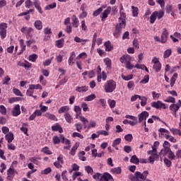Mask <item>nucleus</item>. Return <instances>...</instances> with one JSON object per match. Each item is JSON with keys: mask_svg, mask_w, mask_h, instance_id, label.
Returning a JSON list of instances; mask_svg holds the SVG:
<instances>
[{"mask_svg": "<svg viewBox=\"0 0 181 181\" xmlns=\"http://www.w3.org/2000/svg\"><path fill=\"white\" fill-rule=\"evenodd\" d=\"M117 88V82L112 79L108 80L104 84V90L106 93H114Z\"/></svg>", "mask_w": 181, "mask_h": 181, "instance_id": "obj_1", "label": "nucleus"}, {"mask_svg": "<svg viewBox=\"0 0 181 181\" xmlns=\"http://www.w3.org/2000/svg\"><path fill=\"white\" fill-rule=\"evenodd\" d=\"M148 155H151L148 157L149 163L153 164L156 159H159V155H158V150L155 147H152V150L147 151Z\"/></svg>", "mask_w": 181, "mask_h": 181, "instance_id": "obj_2", "label": "nucleus"}, {"mask_svg": "<svg viewBox=\"0 0 181 181\" xmlns=\"http://www.w3.org/2000/svg\"><path fill=\"white\" fill-rule=\"evenodd\" d=\"M126 25V23L121 21L116 25L115 32L113 33L114 37L118 38L119 36H121V34L122 33V29H124Z\"/></svg>", "mask_w": 181, "mask_h": 181, "instance_id": "obj_3", "label": "nucleus"}, {"mask_svg": "<svg viewBox=\"0 0 181 181\" xmlns=\"http://www.w3.org/2000/svg\"><path fill=\"white\" fill-rule=\"evenodd\" d=\"M151 63L153 64V70H155L156 73H159V71H160V69H162V64H160V62H159V58L154 57L152 59Z\"/></svg>", "mask_w": 181, "mask_h": 181, "instance_id": "obj_4", "label": "nucleus"}, {"mask_svg": "<svg viewBox=\"0 0 181 181\" xmlns=\"http://www.w3.org/2000/svg\"><path fill=\"white\" fill-rule=\"evenodd\" d=\"M21 32H22V33L25 34L27 39H29V37H33V33L35 32V30H33V28H32L23 27L21 29Z\"/></svg>", "mask_w": 181, "mask_h": 181, "instance_id": "obj_5", "label": "nucleus"}, {"mask_svg": "<svg viewBox=\"0 0 181 181\" xmlns=\"http://www.w3.org/2000/svg\"><path fill=\"white\" fill-rule=\"evenodd\" d=\"M151 107H153V108H156V110H161V108H163V110H166V108H168V106H166V104L163 103L160 100H158L156 102H152Z\"/></svg>", "mask_w": 181, "mask_h": 181, "instance_id": "obj_6", "label": "nucleus"}, {"mask_svg": "<svg viewBox=\"0 0 181 181\" xmlns=\"http://www.w3.org/2000/svg\"><path fill=\"white\" fill-rule=\"evenodd\" d=\"M8 28V24L2 23L0 24V37L1 39H5L6 37V29Z\"/></svg>", "mask_w": 181, "mask_h": 181, "instance_id": "obj_7", "label": "nucleus"}, {"mask_svg": "<svg viewBox=\"0 0 181 181\" xmlns=\"http://www.w3.org/2000/svg\"><path fill=\"white\" fill-rule=\"evenodd\" d=\"M148 175H149V172L148 170L144 171L143 173L139 171H136V177H137V181H139V179H141V180H146Z\"/></svg>", "mask_w": 181, "mask_h": 181, "instance_id": "obj_8", "label": "nucleus"}, {"mask_svg": "<svg viewBox=\"0 0 181 181\" xmlns=\"http://www.w3.org/2000/svg\"><path fill=\"white\" fill-rule=\"evenodd\" d=\"M180 107L177 106V104H171L170 105V110L173 112V115L175 117V118H177V111H179Z\"/></svg>", "mask_w": 181, "mask_h": 181, "instance_id": "obj_9", "label": "nucleus"}, {"mask_svg": "<svg viewBox=\"0 0 181 181\" xmlns=\"http://www.w3.org/2000/svg\"><path fill=\"white\" fill-rule=\"evenodd\" d=\"M163 31L160 38V43H166V42H168V37H169V33L166 28H163Z\"/></svg>", "mask_w": 181, "mask_h": 181, "instance_id": "obj_10", "label": "nucleus"}, {"mask_svg": "<svg viewBox=\"0 0 181 181\" xmlns=\"http://www.w3.org/2000/svg\"><path fill=\"white\" fill-rule=\"evenodd\" d=\"M149 117V112L146 111H144L138 115V118H139V122H142L144 121H146V118Z\"/></svg>", "mask_w": 181, "mask_h": 181, "instance_id": "obj_11", "label": "nucleus"}, {"mask_svg": "<svg viewBox=\"0 0 181 181\" xmlns=\"http://www.w3.org/2000/svg\"><path fill=\"white\" fill-rule=\"evenodd\" d=\"M13 117H18L21 115V105H16L12 110Z\"/></svg>", "mask_w": 181, "mask_h": 181, "instance_id": "obj_12", "label": "nucleus"}, {"mask_svg": "<svg viewBox=\"0 0 181 181\" xmlns=\"http://www.w3.org/2000/svg\"><path fill=\"white\" fill-rule=\"evenodd\" d=\"M110 13H111V6H108L100 16V18H102V21H104V19H107Z\"/></svg>", "mask_w": 181, "mask_h": 181, "instance_id": "obj_13", "label": "nucleus"}, {"mask_svg": "<svg viewBox=\"0 0 181 181\" xmlns=\"http://www.w3.org/2000/svg\"><path fill=\"white\" fill-rule=\"evenodd\" d=\"M114 181V178L112 177V175L108 173H104L101 177V181Z\"/></svg>", "mask_w": 181, "mask_h": 181, "instance_id": "obj_14", "label": "nucleus"}, {"mask_svg": "<svg viewBox=\"0 0 181 181\" xmlns=\"http://www.w3.org/2000/svg\"><path fill=\"white\" fill-rule=\"evenodd\" d=\"M120 62L123 63L124 64H127L129 62H131L132 58L131 56L129 54L123 55L120 57Z\"/></svg>", "mask_w": 181, "mask_h": 181, "instance_id": "obj_15", "label": "nucleus"}, {"mask_svg": "<svg viewBox=\"0 0 181 181\" xmlns=\"http://www.w3.org/2000/svg\"><path fill=\"white\" fill-rule=\"evenodd\" d=\"M72 26L73 28H78L80 25V21H78V18H77V16L75 15L72 16Z\"/></svg>", "mask_w": 181, "mask_h": 181, "instance_id": "obj_16", "label": "nucleus"}, {"mask_svg": "<svg viewBox=\"0 0 181 181\" xmlns=\"http://www.w3.org/2000/svg\"><path fill=\"white\" fill-rule=\"evenodd\" d=\"M74 59H76V52H71L68 59V64L69 66L74 64Z\"/></svg>", "mask_w": 181, "mask_h": 181, "instance_id": "obj_17", "label": "nucleus"}, {"mask_svg": "<svg viewBox=\"0 0 181 181\" xmlns=\"http://www.w3.org/2000/svg\"><path fill=\"white\" fill-rule=\"evenodd\" d=\"M101 79L103 81L107 80V74H105V71H103L102 74L98 75L97 80L98 83H101Z\"/></svg>", "mask_w": 181, "mask_h": 181, "instance_id": "obj_18", "label": "nucleus"}, {"mask_svg": "<svg viewBox=\"0 0 181 181\" xmlns=\"http://www.w3.org/2000/svg\"><path fill=\"white\" fill-rule=\"evenodd\" d=\"M104 46L105 47L106 52H111V50H112V49H114V46L112 45H111V42L110 40L105 42L104 43Z\"/></svg>", "mask_w": 181, "mask_h": 181, "instance_id": "obj_19", "label": "nucleus"}, {"mask_svg": "<svg viewBox=\"0 0 181 181\" xmlns=\"http://www.w3.org/2000/svg\"><path fill=\"white\" fill-rule=\"evenodd\" d=\"M74 111H75L76 113V118L78 119L80 115H81V107H80L78 105H75L74 107Z\"/></svg>", "mask_w": 181, "mask_h": 181, "instance_id": "obj_20", "label": "nucleus"}, {"mask_svg": "<svg viewBox=\"0 0 181 181\" xmlns=\"http://www.w3.org/2000/svg\"><path fill=\"white\" fill-rule=\"evenodd\" d=\"M121 144V138H117L115 139L112 142V146L116 149V151H118L119 148H118V145Z\"/></svg>", "mask_w": 181, "mask_h": 181, "instance_id": "obj_21", "label": "nucleus"}, {"mask_svg": "<svg viewBox=\"0 0 181 181\" xmlns=\"http://www.w3.org/2000/svg\"><path fill=\"white\" fill-rule=\"evenodd\" d=\"M5 138L8 144H11V142H12L14 139L13 133L8 132L7 134H6Z\"/></svg>", "mask_w": 181, "mask_h": 181, "instance_id": "obj_22", "label": "nucleus"}, {"mask_svg": "<svg viewBox=\"0 0 181 181\" xmlns=\"http://www.w3.org/2000/svg\"><path fill=\"white\" fill-rule=\"evenodd\" d=\"M44 116L48 119H51L52 121H57V117H56V115L49 112H46Z\"/></svg>", "mask_w": 181, "mask_h": 181, "instance_id": "obj_23", "label": "nucleus"}, {"mask_svg": "<svg viewBox=\"0 0 181 181\" xmlns=\"http://www.w3.org/2000/svg\"><path fill=\"white\" fill-rule=\"evenodd\" d=\"M17 66H19L20 67H24V69H30V67H32V64L29 62L25 64L22 62H18Z\"/></svg>", "mask_w": 181, "mask_h": 181, "instance_id": "obj_24", "label": "nucleus"}, {"mask_svg": "<svg viewBox=\"0 0 181 181\" xmlns=\"http://www.w3.org/2000/svg\"><path fill=\"white\" fill-rule=\"evenodd\" d=\"M64 117L65 120L66 121V122H68V124H71L72 123L73 117H71L70 113L65 112L64 115Z\"/></svg>", "mask_w": 181, "mask_h": 181, "instance_id": "obj_25", "label": "nucleus"}, {"mask_svg": "<svg viewBox=\"0 0 181 181\" xmlns=\"http://www.w3.org/2000/svg\"><path fill=\"white\" fill-rule=\"evenodd\" d=\"M52 130L54 132H59V134H62L63 132V128H62L61 126H59V124H55L54 126H52Z\"/></svg>", "mask_w": 181, "mask_h": 181, "instance_id": "obj_26", "label": "nucleus"}, {"mask_svg": "<svg viewBox=\"0 0 181 181\" xmlns=\"http://www.w3.org/2000/svg\"><path fill=\"white\" fill-rule=\"evenodd\" d=\"M43 87L40 84H30L29 85V90H42Z\"/></svg>", "mask_w": 181, "mask_h": 181, "instance_id": "obj_27", "label": "nucleus"}, {"mask_svg": "<svg viewBox=\"0 0 181 181\" xmlns=\"http://www.w3.org/2000/svg\"><path fill=\"white\" fill-rule=\"evenodd\" d=\"M35 28L37 29V30H42L43 29V23L41 21H36L34 23Z\"/></svg>", "mask_w": 181, "mask_h": 181, "instance_id": "obj_28", "label": "nucleus"}, {"mask_svg": "<svg viewBox=\"0 0 181 181\" xmlns=\"http://www.w3.org/2000/svg\"><path fill=\"white\" fill-rule=\"evenodd\" d=\"M122 169L120 167H117V168H112L110 170L111 173H112L113 175H121V172H122Z\"/></svg>", "mask_w": 181, "mask_h": 181, "instance_id": "obj_29", "label": "nucleus"}, {"mask_svg": "<svg viewBox=\"0 0 181 181\" xmlns=\"http://www.w3.org/2000/svg\"><path fill=\"white\" fill-rule=\"evenodd\" d=\"M69 110L70 107L69 106H62L59 109L58 113L63 114V112H64V114H66V112H69Z\"/></svg>", "mask_w": 181, "mask_h": 181, "instance_id": "obj_30", "label": "nucleus"}, {"mask_svg": "<svg viewBox=\"0 0 181 181\" xmlns=\"http://www.w3.org/2000/svg\"><path fill=\"white\" fill-rule=\"evenodd\" d=\"M15 173V170L13 168H9L8 170H7V175H8V177H7V179L8 180H11V179H12V177H13V175Z\"/></svg>", "mask_w": 181, "mask_h": 181, "instance_id": "obj_31", "label": "nucleus"}, {"mask_svg": "<svg viewBox=\"0 0 181 181\" xmlns=\"http://www.w3.org/2000/svg\"><path fill=\"white\" fill-rule=\"evenodd\" d=\"M171 151L170 147H163V149L160 151V155H163V156H166L168 153Z\"/></svg>", "mask_w": 181, "mask_h": 181, "instance_id": "obj_32", "label": "nucleus"}, {"mask_svg": "<svg viewBox=\"0 0 181 181\" xmlns=\"http://www.w3.org/2000/svg\"><path fill=\"white\" fill-rule=\"evenodd\" d=\"M88 90V87L87 86H77L76 88V91L78 93H86V91Z\"/></svg>", "mask_w": 181, "mask_h": 181, "instance_id": "obj_33", "label": "nucleus"}, {"mask_svg": "<svg viewBox=\"0 0 181 181\" xmlns=\"http://www.w3.org/2000/svg\"><path fill=\"white\" fill-rule=\"evenodd\" d=\"M61 142L65 145H71V141L69 139H66L64 135L60 134Z\"/></svg>", "mask_w": 181, "mask_h": 181, "instance_id": "obj_34", "label": "nucleus"}, {"mask_svg": "<svg viewBox=\"0 0 181 181\" xmlns=\"http://www.w3.org/2000/svg\"><path fill=\"white\" fill-rule=\"evenodd\" d=\"M154 13H156V16L157 18L162 19L163 16H165V11L160 10L159 11H154Z\"/></svg>", "mask_w": 181, "mask_h": 181, "instance_id": "obj_35", "label": "nucleus"}, {"mask_svg": "<svg viewBox=\"0 0 181 181\" xmlns=\"http://www.w3.org/2000/svg\"><path fill=\"white\" fill-rule=\"evenodd\" d=\"M176 80H177V74L175 73L174 75L171 77L170 81V87H173L175 86V83H176Z\"/></svg>", "mask_w": 181, "mask_h": 181, "instance_id": "obj_36", "label": "nucleus"}, {"mask_svg": "<svg viewBox=\"0 0 181 181\" xmlns=\"http://www.w3.org/2000/svg\"><path fill=\"white\" fill-rule=\"evenodd\" d=\"M78 146H79L78 143H76L71 148L70 153L71 155H72V156H74L76 155V151H77V149L78 148Z\"/></svg>", "mask_w": 181, "mask_h": 181, "instance_id": "obj_37", "label": "nucleus"}, {"mask_svg": "<svg viewBox=\"0 0 181 181\" xmlns=\"http://www.w3.org/2000/svg\"><path fill=\"white\" fill-rule=\"evenodd\" d=\"M52 142L54 145H59V144L62 142V139L60 138V135H59V137L57 136H54L52 138Z\"/></svg>", "mask_w": 181, "mask_h": 181, "instance_id": "obj_38", "label": "nucleus"}, {"mask_svg": "<svg viewBox=\"0 0 181 181\" xmlns=\"http://www.w3.org/2000/svg\"><path fill=\"white\" fill-rule=\"evenodd\" d=\"M131 163H134V165H139V158L136 157V156H132L130 159Z\"/></svg>", "mask_w": 181, "mask_h": 181, "instance_id": "obj_39", "label": "nucleus"}, {"mask_svg": "<svg viewBox=\"0 0 181 181\" xmlns=\"http://www.w3.org/2000/svg\"><path fill=\"white\" fill-rule=\"evenodd\" d=\"M103 62H104L105 64L107 66V69L108 70H110V69H111V66H112V62L110 59V58H105L103 59Z\"/></svg>", "mask_w": 181, "mask_h": 181, "instance_id": "obj_40", "label": "nucleus"}, {"mask_svg": "<svg viewBox=\"0 0 181 181\" xmlns=\"http://www.w3.org/2000/svg\"><path fill=\"white\" fill-rule=\"evenodd\" d=\"M56 46L59 49H62V47L64 46V39H61L56 41Z\"/></svg>", "mask_w": 181, "mask_h": 181, "instance_id": "obj_41", "label": "nucleus"}, {"mask_svg": "<svg viewBox=\"0 0 181 181\" xmlns=\"http://www.w3.org/2000/svg\"><path fill=\"white\" fill-rule=\"evenodd\" d=\"M20 46L21 47V50L19 53V54H22L23 52H25L26 50V45H25V41L23 40H20Z\"/></svg>", "mask_w": 181, "mask_h": 181, "instance_id": "obj_42", "label": "nucleus"}, {"mask_svg": "<svg viewBox=\"0 0 181 181\" xmlns=\"http://www.w3.org/2000/svg\"><path fill=\"white\" fill-rule=\"evenodd\" d=\"M80 119V121H81V122H83V125H84V128H87L88 126L87 124H88V119H87V118L84 117L83 116H79L78 117Z\"/></svg>", "mask_w": 181, "mask_h": 181, "instance_id": "obj_43", "label": "nucleus"}, {"mask_svg": "<svg viewBox=\"0 0 181 181\" xmlns=\"http://www.w3.org/2000/svg\"><path fill=\"white\" fill-rule=\"evenodd\" d=\"M139 100H141V107H145V105L147 104L148 98H146L145 96H140Z\"/></svg>", "mask_w": 181, "mask_h": 181, "instance_id": "obj_44", "label": "nucleus"}, {"mask_svg": "<svg viewBox=\"0 0 181 181\" xmlns=\"http://www.w3.org/2000/svg\"><path fill=\"white\" fill-rule=\"evenodd\" d=\"M96 96L95 94L92 93L91 95H89L84 98V101H93V100H95Z\"/></svg>", "mask_w": 181, "mask_h": 181, "instance_id": "obj_45", "label": "nucleus"}, {"mask_svg": "<svg viewBox=\"0 0 181 181\" xmlns=\"http://www.w3.org/2000/svg\"><path fill=\"white\" fill-rule=\"evenodd\" d=\"M44 33H45V35H46L47 38H50V36L52 35V29L49 28H45Z\"/></svg>", "mask_w": 181, "mask_h": 181, "instance_id": "obj_46", "label": "nucleus"}, {"mask_svg": "<svg viewBox=\"0 0 181 181\" xmlns=\"http://www.w3.org/2000/svg\"><path fill=\"white\" fill-rule=\"evenodd\" d=\"M170 132H172L173 135H179L180 136H181L180 129L173 128V129H170Z\"/></svg>", "mask_w": 181, "mask_h": 181, "instance_id": "obj_47", "label": "nucleus"}, {"mask_svg": "<svg viewBox=\"0 0 181 181\" xmlns=\"http://www.w3.org/2000/svg\"><path fill=\"white\" fill-rule=\"evenodd\" d=\"M28 60L30 62H32L33 63H35V62H36V60H37V54H33L30 55L28 57Z\"/></svg>", "mask_w": 181, "mask_h": 181, "instance_id": "obj_48", "label": "nucleus"}, {"mask_svg": "<svg viewBox=\"0 0 181 181\" xmlns=\"http://www.w3.org/2000/svg\"><path fill=\"white\" fill-rule=\"evenodd\" d=\"M85 170L87 172L88 175H93L94 173V170L90 165L85 166Z\"/></svg>", "mask_w": 181, "mask_h": 181, "instance_id": "obj_49", "label": "nucleus"}, {"mask_svg": "<svg viewBox=\"0 0 181 181\" xmlns=\"http://www.w3.org/2000/svg\"><path fill=\"white\" fill-rule=\"evenodd\" d=\"M172 54V49H167L164 52L163 57L164 59H168V57H170V55Z\"/></svg>", "mask_w": 181, "mask_h": 181, "instance_id": "obj_50", "label": "nucleus"}, {"mask_svg": "<svg viewBox=\"0 0 181 181\" xmlns=\"http://www.w3.org/2000/svg\"><path fill=\"white\" fill-rule=\"evenodd\" d=\"M134 76L132 74L125 76L124 74L122 75V78L124 80V81H129V80H132Z\"/></svg>", "mask_w": 181, "mask_h": 181, "instance_id": "obj_51", "label": "nucleus"}, {"mask_svg": "<svg viewBox=\"0 0 181 181\" xmlns=\"http://www.w3.org/2000/svg\"><path fill=\"white\" fill-rule=\"evenodd\" d=\"M95 127H97V122H95V121L94 120H90L89 124L88 125V127L86 128L90 129V128H95Z\"/></svg>", "mask_w": 181, "mask_h": 181, "instance_id": "obj_52", "label": "nucleus"}, {"mask_svg": "<svg viewBox=\"0 0 181 181\" xmlns=\"http://www.w3.org/2000/svg\"><path fill=\"white\" fill-rule=\"evenodd\" d=\"M97 134L98 135H103L104 136H108L110 135V133L107 130H99L97 132Z\"/></svg>", "mask_w": 181, "mask_h": 181, "instance_id": "obj_53", "label": "nucleus"}, {"mask_svg": "<svg viewBox=\"0 0 181 181\" xmlns=\"http://www.w3.org/2000/svg\"><path fill=\"white\" fill-rule=\"evenodd\" d=\"M165 103H172L173 104H175L176 103V99L175 98L169 96L165 100H164Z\"/></svg>", "mask_w": 181, "mask_h": 181, "instance_id": "obj_54", "label": "nucleus"}, {"mask_svg": "<svg viewBox=\"0 0 181 181\" xmlns=\"http://www.w3.org/2000/svg\"><path fill=\"white\" fill-rule=\"evenodd\" d=\"M141 84H146L149 83V75L144 76V78L140 81Z\"/></svg>", "mask_w": 181, "mask_h": 181, "instance_id": "obj_55", "label": "nucleus"}, {"mask_svg": "<svg viewBox=\"0 0 181 181\" xmlns=\"http://www.w3.org/2000/svg\"><path fill=\"white\" fill-rule=\"evenodd\" d=\"M156 14L155 12H153L151 16H150V23L153 25V23H155V21H156Z\"/></svg>", "mask_w": 181, "mask_h": 181, "instance_id": "obj_56", "label": "nucleus"}, {"mask_svg": "<svg viewBox=\"0 0 181 181\" xmlns=\"http://www.w3.org/2000/svg\"><path fill=\"white\" fill-rule=\"evenodd\" d=\"M124 139L127 142H132V139H134V136H132V134H128L124 136Z\"/></svg>", "mask_w": 181, "mask_h": 181, "instance_id": "obj_57", "label": "nucleus"}, {"mask_svg": "<svg viewBox=\"0 0 181 181\" xmlns=\"http://www.w3.org/2000/svg\"><path fill=\"white\" fill-rule=\"evenodd\" d=\"M0 114L6 115V107L4 105H0Z\"/></svg>", "mask_w": 181, "mask_h": 181, "instance_id": "obj_58", "label": "nucleus"}, {"mask_svg": "<svg viewBox=\"0 0 181 181\" xmlns=\"http://www.w3.org/2000/svg\"><path fill=\"white\" fill-rule=\"evenodd\" d=\"M119 13L120 17L119 18V21H122V22H124L125 23V18H127V15L122 11H119Z\"/></svg>", "mask_w": 181, "mask_h": 181, "instance_id": "obj_59", "label": "nucleus"}, {"mask_svg": "<svg viewBox=\"0 0 181 181\" xmlns=\"http://www.w3.org/2000/svg\"><path fill=\"white\" fill-rule=\"evenodd\" d=\"M52 172V168L50 167L47 168L46 169L41 171V175H49Z\"/></svg>", "mask_w": 181, "mask_h": 181, "instance_id": "obj_60", "label": "nucleus"}, {"mask_svg": "<svg viewBox=\"0 0 181 181\" xmlns=\"http://www.w3.org/2000/svg\"><path fill=\"white\" fill-rule=\"evenodd\" d=\"M151 94L153 95V100H159L160 97V93H158L155 91L151 92Z\"/></svg>", "mask_w": 181, "mask_h": 181, "instance_id": "obj_61", "label": "nucleus"}, {"mask_svg": "<svg viewBox=\"0 0 181 181\" xmlns=\"http://www.w3.org/2000/svg\"><path fill=\"white\" fill-rule=\"evenodd\" d=\"M86 57H87V53L82 52L76 57V60H80V59H86Z\"/></svg>", "mask_w": 181, "mask_h": 181, "instance_id": "obj_62", "label": "nucleus"}, {"mask_svg": "<svg viewBox=\"0 0 181 181\" xmlns=\"http://www.w3.org/2000/svg\"><path fill=\"white\" fill-rule=\"evenodd\" d=\"M132 15L133 16H138V8L134 6H132Z\"/></svg>", "mask_w": 181, "mask_h": 181, "instance_id": "obj_63", "label": "nucleus"}, {"mask_svg": "<svg viewBox=\"0 0 181 181\" xmlns=\"http://www.w3.org/2000/svg\"><path fill=\"white\" fill-rule=\"evenodd\" d=\"M75 127H76V131H78V132H81V129H83V124L81 123L75 124Z\"/></svg>", "mask_w": 181, "mask_h": 181, "instance_id": "obj_64", "label": "nucleus"}]
</instances>
